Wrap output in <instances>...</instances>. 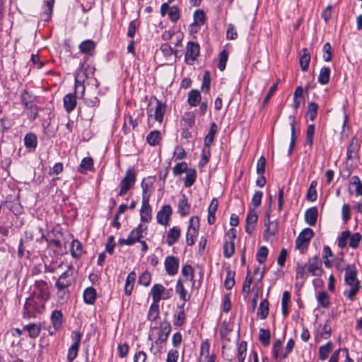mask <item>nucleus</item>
Segmentation results:
<instances>
[{
    "label": "nucleus",
    "instance_id": "864d4df0",
    "mask_svg": "<svg viewBox=\"0 0 362 362\" xmlns=\"http://www.w3.org/2000/svg\"><path fill=\"white\" fill-rule=\"evenodd\" d=\"M268 255V249L265 246H262L257 253V260L259 264H264Z\"/></svg>",
    "mask_w": 362,
    "mask_h": 362
},
{
    "label": "nucleus",
    "instance_id": "338daca9",
    "mask_svg": "<svg viewBox=\"0 0 362 362\" xmlns=\"http://www.w3.org/2000/svg\"><path fill=\"white\" fill-rule=\"evenodd\" d=\"M266 159L264 156H261L257 163V173L259 175H264L265 172Z\"/></svg>",
    "mask_w": 362,
    "mask_h": 362
},
{
    "label": "nucleus",
    "instance_id": "6ab92c4d",
    "mask_svg": "<svg viewBox=\"0 0 362 362\" xmlns=\"http://www.w3.org/2000/svg\"><path fill=\"white\" fill-rule=\"evenodd\" d=\"M359 150V144L356 137L351 139L350 144L347 148L346 159L351 160L357 156Z\"/></svg>",
    "mask_w": 362,
    "mask_h": 362
},
{
    "label": "nucleus",
    "instance_id": "de8ad7c7",
    "mask_svg": "<svg viewBox=\"0 0 362 362\" xmlns=\"http://www.w3.org/2000/svg\"><path fill=\"white\" fill-rule=\"evenodd\" d=\"M315 127L314 124H310L308 126L306 130L305 144L310 147L312 146L313 143V137L315 135Z\"/></svg>",
    "mask_w": 362,
    "mask_h": 362
},
{
    "label": "nucleus",
    "instance_id": "13d9d810",
    "mask_svg": "<svg viewBox=\"0 0 362 362\" xmlns=\"http://www.w3.org/2000/svg\"><path fill=\"white\" fill-rule=\"evenodd\" d=\"M211 84V76L209 71H205L202 78V88L204 90L206 93H208L210 89Z\"/></svg>",
    "mask_w": 362,
    "mask_h": 362
},
{
    "label": "nucleus",
    "instance_id": "a878e982",
    "mask_svg": "<svg viewBox=\"0 0 362 362\" xmlns=\"http://www.w3.org/2000/svg\"><path fill=\"white\" fill-rule=\"evenodd\" d=\"M83 300L87 304L92 305L95 303L97 293L93 287H88L83 291Z\"/></svg>",
    "mask_w": 362,
    "mask_h": 362
},
{
    "label": "nucleus",
    "instance_id": "1a4fd4ad",
    "mask_svg": "<svg viewBox=\"0 0 362 362\" xmlns=\"http://www.w3.org/2000/svg\"><path fill=\"white\" fill-rule=\"evenodd\" d=\"M357 270L354 264H349L345 269V283L349 286H359L357 279Z\"/></svg>",
    "mask_w": 362,
    "mask_h": 362
},
{
    "label": "nucleus",
    "instance_id": "f257e3e1",
    "mask_svg": "<svg viewBox=\"0 0 362 362\" xmlns=\"http://www.w3.org/2000/svg\"><path fill=\"white\" fill-rule=\"evenodd\" d=\"M20 99L24 110H27L28 118L35 120L38 115V107L36 104V97L25 89L21 93Z\"/></svg>",
    "mask_w": 362,
    "mask_h": 362
},
{
    "label": "nucleus",
    "instance_id": "6e6d98bb",
    "mask_svg": "<svg viewBox=\"0 0 362 362\" xmlns=\"http://www.w3.org/2000/svg\"><path fill=\"white\" fill-rule=\"evenodd\" d=\"M151 281V274L149 272H144L139 277V284L144 286H148Z\"/></svg>",
    "mask_w": 362,
    "mask_h": 362
},
{
    "label": "nucleus",
    "instance_id": "aec40b11",
    "mask_svg": "<svg viewBox=\"0 0 362 362\" xmlns=\"http://www.w3.org/2000/svg\"><path fill=\"white\" fill-rule=\"evenodd\" d=\"M95 42L92 40H86L78 46L80 52L85 54L92 55L95 49Z\"/></svg>",
    "mask_w": 362,
    "mask_h": 362
},
{
    "label": "nucleus",
    "instance_id": "2eb2a0df",
    "mask_svg": "<svg viewBox=\"0 0 362 362\" xmlns=\"http://www.w3.org/2000/svg\"><path fill=\"white\" fill-rule=\"evenodd\" d=\"M179 261L174 256H168L165 259V268L170 276H174L177 273Z\"/></svg>",
    "mask_w": 362,
    "mask_h": 362
},
{
    "label": "nucleus",
    "instance_id": "f3484780",
    "mask_svg": "<svg viewBox=\"0 0 362 362\" xmlns=\"http://www.w3.org/2000/svg\"><path fill=\"white\" fill-rule=\"evenodd\" d=\"M317 216L318 211L317 207H310L307 209L305 213V221L308 225L313 226L316 224Z\"/></svg>",
    "mask_w": 362,
    "mask_h": 362
},
{
    "label": "nucleus",
    "instance_id": "5701e85b",
    "mask_svg": "<svg viewBox=\"0 0 362 362\" xmlns=\"http://www.w3.org/2000/svg\"><path fill=\"white\" fill-rule=\"evenodd\" d=\"M180 237V230L177 227L170 228L167 234L166 243L169 246H173Z\"/></svg>",
    "mask_w": 362,
    "mask_h": 362
},
{
    "label": "nucleus",
    "instance_id": "79ce46f5",
    "mask_svg": "<svg viewBox=\"0 0 362 362\" xmlns=\"http://www.w3.org/2000/svg\"><path fill=\"white\" fill-rule=\"evenodd\" d=\"M318 107V105L315 102H310L308 103L307 117H308L311 121H313L316 118Z\"/></svg>",
    "mask_w": 362,
    "mask_h": 362
},
{
    "label": "nucleus",
    "instance_id": "4468645a",
    "mask_svg": "<svg viewBox=\"0 0 362 362\" xmlns=\"http://www.w3.org/2000/svg\"><path fill=\"white\" fill-rule=\"evenodd\" d=\"M172 213L173 211L171 206L170 205H164L157 213V222L160 225L167 226L169 223Z\"/></svg>",
    "mask_w": 362,
    "mask_h": 362
},
{
    "label": "nucleus",
    "instance_id": "7c9ffc66",
    "mask_svg": "<svg viewBox=\"0 0 362 362\" xmlns=\"http://www.w3.org/2000/svg\"><path fill=\"white\" fill-rule=\"evenodd\" d=\"M331 71L328 67H322L320 69V74L318 76V82L321 85H326L329 81Z\"/></svg>",
    "mask_w": 362,
    "mask_h": 362
},
{
    "label": "nucleus",
    "instance_id": "58836bf2",
    "mask_svg": "<svg viewBox=\"0 0 362 362\" xmlns=\"http://www.w3.org/2000/svg\"><path fill=\"white\" fill-rule=\"evenodd\" d=\"M199 226V220L198 216H193L190 218V226L187 230L188 235L197 236V230Z\"/></svg>",
    "mask_w": 362,
    "mask_h": 362
},
{
    "label": "nucleus",
    "instance_id": "052dcab7",
    "mask_svg": "<svg viewBox=\"0 0 362 362\" xmlns=\"http://www.w3.org/2000/svg\"><path fill=\"white\" fill-rule=\"evenodd\" d=\"M246 351H247V343L245 341H242L238 345V359L239 362H244V360L246 356Z\"/></svg>",
    "mask_w": 362,
    "mask_h": 362
},
{
    "label": "nucleus",
    "instance_id": "680f3d73",
    "mask_svg": "<svg viewBox=\"0 0 362 362\" xmlns=\"http://www.w3.org/2000/svg\"><path fill=\"white\" fill-rule=\"evenodd\" d=\"M349 240V246L352 248H356L358 246L359 243L361 240V235L358 233H355L352 235L350 234Z\"/></svg>",
    "mask_w": 362,
    "mask_h": 362
},
{
    "label": "nucleus",
    "instance_id": "09e8293b",
    "mask_svg": "<svg viewBox=\"0 0 362 362\" xmlns=\"http://www.w3.org/2000/svg\"><path fill=\"white\" fill-rule=\"evenodd\" d=\"M228 58V52L226 49L221 51L219 54L218 67L223 71L226 69V65Z\"/></svg>",
    "mask_w": 362,
    "mask_h": 362
},
{
    "label": "nucleus",
    "instance_id": "ddd939ff",
    "mask_svg": "<svg viewBox=\"0 0 362 362\" xmlns=\"http://www.w3.org/2000/svg\"><path fill=\"white\" fill-rule=\"evenodd\" d=\"M258 216L254 209H250L246 217L245 231L249 235H252L255 230Z\"/></svg>",
    "mask_w": 362,
    "mask_h": 362
},
{
    "label": "nucleus",
    "instance_id": "2f4dec72",
    "mask_svg": "<svg viewBox=\"0 0 362 362\" xmlns=\"http://www.w3.org/2000/svg\"><path fill=\"white\" fill-rule=\"evenodd\" d=\"M271 334L269 329L261 328L259 329V341L264 346H268L270 344Z\"/></svg>",
    "mask_w": 362,
    "mask_h": 362
},
{
    "label": "nucleus",
    "instance_id": "bf43d9fd",
    "mask_svg": "<svg viewBox=\"0 0 362 362\" xmlns=\"http://www.w3.org/2000/svg\"><path fill=\"white\" fill-rule=\"evenodd\" d=\"M305 268H306V266L305 265H303L300 263H297V266H296V278L297 279H301L303 281H305L307 278V276H306V274H305Z\"/></svg>",
    "mask_w": 362,
    "mask_h": 362
},
{
    "label": "nucleus",
    "instance_id": "c85d7f7f",
    "mask_svg": "<svg viewBox=\"0 0 362 362\" xmlns=\"http://www.w3.org/2000/svg\"><path fill=\"white\" fill-rule=\"evenodd\" d=\"M201 100V94L197 90H192L188 93V103L192 107L197 106Z\"/></svg>",
    "mask_w": 362,
    "mask_h": 362
},
{
    "label": "nucleus",
    "instance_id": "774afa93",
    "mask_svg": "<svg viewBox=\"0 0 362 362\" xmlns=\"http://www.w3.org/2000/svg\"><path fill=\"white\" fill-rule=\"evenodd\" d=\"M86 104L89 107H95L99 105L100 100L97 96L86 95L83 98Z\"/></svg>",
    "mask_w": 362,
    "mask_h": 362
},
{
    "label": "nucleus",
    "instance_id": "412c9836",
    "mask_svg": "<svg viewBox=\"0 0 362 362\" xmlns=\"http://www.w3.org/2000/svg\"><path fill=\"white\" fill-rule=\"evenodd\" d=\"M64 107L66 111L69 113L72 112L76 106V98L74 94L69 93L64 97Z\"/></svg>",
    "mask_w": 362,
    "mask_h": 362
},
{
    "label": "nucleus",
    "instance_id": "c03bdc74",
    "mask_svg": "<svg viewBox=\"0 0 362 362\" xmlns=\"http://www.w3.org/2000/svg\"><path fill=\"white\" fill-rule=\"evenodd\" d=\"M235 252V243L233 240L226 241L223 245V255L226 258H230Z\"/></svg>",
    "mask_w": 362,
    "mask_h": 362
},
{
    "label": "nucleus",
    "instance_id": "e2e57ef3",
    "mask_svg": "<svg viewBox=\"0 0 362 362\" xmlns=\"http://www.w3.org/2000/svg\"><path fill=\"white\" fill-rule=\"evenodd\" d=\"M332 59V47L329 42H326L323 46V59L330 62Z\"/></svg>",
    "mask_w": 362,
    "mask_h": 362
},
{
    "label": "nucleus",
    "instance_id": "e433bc0d",
    "mask_svg": "<svg viewBox=\"0 0 362 362\" xmlns=\"http://www.w3.org/2000/svg\"><path fill=\"white\" fill-rule=\"evenodd\" d=\"M175 291L179 294L180 298L184 301H187L189 299V296H187V292L185 289L183 283L181 279L177 281Z\"/></svg>",
    "mask_w": 362,
    "mask_h": 362
},
{
    "label": "nucleus",
    "instance_id": "c756f323",
    "mask_svg": "<svg viewBox=\"0 0 362 362\" xmlns=\"http://www.w3.org/2000/svg\"><path fill=\"white\" fill-rule=\"evenodd\" d=\"M24 329L28 331L31 338H36L40 334L41 327L40 324L30 323L25 326Z\"/></svg>",
    "mask_w": 362,
    "mask_h": 362
},
{
    "label": "nucleus",
    "instance_id": "603ef678",
    "mask_svg": "<svg viewBox=\"0 0 362 362\" xmlns=\"http://www.w3.org/2000/svg\"><path fill=\"white\" fill-rule=\"evenodd\" d=\"M169 19L173 22H177L180 17V9L177 6H173L170 8L168 11Z\"/></svg>",
    "mask_w": 362,
    "mask_h": 362
},
{
    "label": "nucleus",
    "instance_id": "69168bd1",
    "mask_svg": "<svg viewBox=\"0 0 362 362\" xmlns=\"http://www.w3.org/2000/svg\"><path fill=\"white\" fill-rule=\"evenodd\" d=\"M93 166V160L90 157H86L82 159L80 168L86 170H91Z\"/></svg>",
    "mask_w": 362,
    "mask_h": 362
},
{
    "label": "nucleus",
    "instance_id": "473e14b6",
    "mask_svg": "<svg viewBox=\"0 0 362 362\" xmlns=\"http://www.w3.org/2000/svg\"><path fill=\"white\" fill-rule=\"evenodd\" d=\"M182 274L186 279L192 282V286L194 285V269L189 264H185L182 269Z\"/></svg>",
    "mask_w": 362,
    "mask_h": 362
},
{
    "label": "nucleus",
    "instance_id": "49530a36",
    "mask_svg": "<svg viewBox=\"0 0 362 362\" xmlns=\"http://www.w3.org/2000/svg\"><path fill=\"white\" fill-rule=\"evenodd\" d=\"M24 143L27 148H35L37 143L36 136L32 133L27 134L24 138Z\"/></svg>",
    "mask_w": 362,
    "mask_h": 362
},
{
    "label": "nucleus",
    "instance_id": "72a5a7b5",
    "mask_svg": "<svg viewBox=\"0 0 362 362\" xmlns=\"http://www.w3.org/2000/svg\"><path fill=\"white\" fill-rule=\"evenodd\" d=\"M317 182L316 180L311 182L310 187L307 191L306 199L308 201L314 202L317 199V194L316 190Z\"/></svg>",
    "mask_w": 362,
    "mask_h": 362
},
{
    "label": "nucleus",
    "instance_id": "f8f14e48",
    "mask_svg": "<svg viewBox=\"0 0 362 362\" xmlns=\"http://www.w3.org/2000/svg\"><path fill=\"white\" fill-rule=\"evenodd\" d=\"M321 261L317 256L309 259L308 263L305 264L308 272L312 274L313 276H320L322 273Z\"/></svg>",
    "mask_w": 362,
    "mask_h": 362
},
{
    "label": "nucleus",
    "instance_id": "a211bd4d",
    "mask_svg": "<svg viewBox=\"0 0 362 362\" xmlns=\"http://www.w3.org/2000/svg\"><path fill=\"white\" fill-rule=\"evenodd\" d=\"M51 322L55 330H59L62 327L63 314L59 310H54L50 316Z\"/></svg>",
    "mask_w": 362,
    "mask_h": 362
},
{
    "label": "nucleus",
    "instance_id": "f03ea898",
    "mask_svg": "<svg viewBox=\"0 0 362 362\" xmlns=\"http://www.w3.org/2000/svg\"><path fill=\"white\" fill-rule=\"evenodd\" d=\"M45 303L30 296L25 300L23 306V317H36L45 310Z\"/></svg>",
    "mask_w": 362,
    "mask_h": 362
},
{
    "label": "nucleus",
    "instance_id": "c9c22d12",
    "mask_svg": "<svg viewBox=\"0 0 362 362\" xmlns=\"http://www.w3.org/2000/svg\"><path fill=\"white\" fill-rule=\"evenodd\" d=\"M146 141L151 146H154L158 145L160 141V132L157 130L151 132L146 137Z\"/></svg>",
    "mask_w": 362,
    "mask_h": 362
},
{
    "label": "nucleus",
    "instance_id": "ea45409f",
    "mask_svg": "<svg viewBox=\"0 0 362 362\" xmlns=\"http://www.w3.org/2000/svg\"><path fill=\"white\" fill-rule=\"evenodd\" d=\"M332 350V342L329 341L326 344L321 346L319 349V358L325 361L329 356Z\"/></svg>",
    "mask_w": 362,
    "mask_h": 362
},
{
    "label": "nucleus",
    "instance_id": "5fc2aeb1",
    "mask_svg": "<svg viewBox=\"0 0 362 362\" xmlns=\"http://www.w3.org/2000/svg\"><path fill=\"white\" fill-rule=\"evenodd\" d=\"M234 276L235 273L228 269L227 272V276L224 281V286L227 290H230L235 285Z\"/></svg>",
    "mask_w": 362,
    "mask_h": 362
},
{
    "label": "nucleus",
    "instance_id": "f704fd0d",
    "mask_svg": "<svg viewBox=\"0 0 362 362\" xmlns=\"http://www.w3.org/2000/svg\"><path fill=\"white\" fill-rule=\"evenodd\" d=\"M269 314V302L267 299L262 300L258 308L257 315L262 319L267 318Z\"/></svg>",
    "mask_w": 362,
    "mask_h": 362
},
{
    "label": "nucleus",
    "instance_id": "dca6fc26",
    "mask_svg": "<svg viewBox=\"0 0 362 362\" xmlns=\"http://www.w3.org/2000/svg\"><path fill=\"white\" fill-rule=\"evenodd\" d=\"M151 212L152 210L149 204V200H146V199L144 198V200H142V206L140 210L141 221L144 223L151 221L152 218Z\"/></svg>",
    "mask_w": 362,
    "mask_h": 362
},
{
    "label": "nucleus",
    "instance_id": "3c124183",
    "mask_svg": "<svg viewBox=\"0 0 362 362\" xmlns=\"http://www.w3.org/2000/svg\"><path fill=\"white\" fill-rule=\"evenodd\" d=\"M188 170L187 164L186 162H181L177 163L173 168V173L175 176H179L182 173H185Z\"/></svg>",
    "mask_w": 362,
    "mask_h": 362
},
{
    "label": "nucleus",
    "instance_id": "9d476101",
    "mask_svg": "<svg viewBox=\"0 0 362 362\" xmlns=\"http://www.w3.org/2000/svg\"><path fill=\"white\" fill-rule=\"evenodd\" d=\"M151 295L153 298V303H159L160 300L167 299L168 298V293L165 287L160 284H156L151 289Z\"/></svg>",
    "mask_w": 362,
    "mask_h": 362
},
{
    "label": "nucleus",
    "instance_id": "0e129e2a",
    "mask_svg": "<svg viewBox=\"0 0 362 362\" xmlns=\"http://www.w3.org/2000/svg\"><path fill=\"white\" fill-rule=\"evenodd\" d=\"M200 355L204 357L205 359L211 356L210 354V344L207 341L202 343L200 347Z\"/></svg>",
    "mask_w": 362,
    "mask_h": 362
},
{
    "label": "nucleus",
    "instance_id": "4be33fe9",
    "mask_svg": "<svg viewBox=\"0 0 362 362\" xmlns=\"http://www.w3.org/2000/svg\"><path fill=\"white\" fill-rule=\"evenodd\" d=\"M310 61V55L306 48H303L300 52L299 64L301 69L303 71L308 70Z\"/></svg>",
    "mask_w": 362,
    "mask_h": 362
},
{
    "label": "nucleus",
    "instance_id": "bb28decb",
    "mask_svg": "<svg viewBox=\"0 0 362 362\" xmlns=\"http://www.w3.org/2000/svg\"><path fill=\"white\" fill-rule=\"evenodd\" d=\"M186 175L185 177V187H190L194 185L197 178V172L194 168H188L185 172Z\"/></svg>",
    "mask_w": 362,
    "mask_h": 362
},
{
    "label": "nucleus",
    "instance_id": "37998d69",
    "mask_svg": "<svg viewBox=\"0 0 362 362\" xmlns=\"http://www.w3.org/2000/svg\"><path fill=\"white\" fill-rule=\"evenodd\" d=\"M159 316V306L158 303H153L149 308L148 313V320L155 321Z\"/></svg>",
    "mask_w": 362,
    "mask_h": 362
},
{
    "label": "nucleus",
    "instance_id": "9b49d317",
    "mask_svg": "<svg viewBox=\"0 0 362 362\" xmlns=\"http://www.w3.org/2000/svg\"><path fill=\"white\" fill-rule=\"evenodd\" d=\"M314 235V232L311 228H307L303 230L296 239V247L299 249L304 245H308Z\"/></svg>",
    "mask_w": 362,
    "mask_h": 362
},
{
    "label": "nucleus",
    "instance_id": "4c0bfd02",
    "mask_svg": "<svg viewBox=\"0 0 362 362\" xmlns=\"http://www.w3.org/2000/svg\"><path fill=\"white\" fill-rule=\"evenodd\" d=\"M70 252L72 257L75 258L80 257L82 254L81 243L77 240H74L71 245Z\"/></svg>",
    "mask_w": 362,
    "mask_h": 362
},
{
    "label": "nucleus",
    "instance_id": "4d7b16f0",
    "mask_svg": "<svg viewBox=\"0 0 362 362\" xmlns=\"http://www.w3.org/2000/svg\"><path fill=\"white\" fill-rule=\"evenodd\" d=\"M350 237V231H342L340 236L338 238V246L340 248H344L347 245V240Z\"/></svg>",
    "mask_w": 362,
    "mask_h": 362
},
{
    "label": "nucleus",
    "instance_id": "0eeeda50",
    "mask_svg": "<svg viewBox=\"0 0 362 362\" xmlns=\"http://www.w3.org/2000/svg\"><path fill=\"white\" fill-rule=\"evenodd\" d=\"M71 285V279L68 272L62 273L55 283V286L58 290V293H63L64 296H68L67 288Z\"/></svg>",
    "mask_w": 362,
    "mask_h": 362
},
{
    "label": "nucleus",
    "instance_id": "20e7f679",
    "mask_svg": "<svg viewBox=\"0 0 362 362\" xmlns=\"http://www.w3.org/2000/svg\"><path fill=\"white\" fill-rule=\"evenodd\" d=\"M136 182V173L134 168H129L120 182L119 196H124L134 186Z\"/></svg>",
    "mask_w": 362,
    "mask_h": 362
},
{
    "label": "nucleus",
    "instance_id": "cd10ccee",
    "mask_svg": "<svg viewBox=\"0 0 362 362\" xmlns=\"http://www.w3.org/2000/svg\"><path fill=\"white\" fill-rule=\"evenodd\" d=\"M142 232L143 226L141 223L136 228L131 231L127 238L132 242V245H134L136 242L140 241L142 237Z\"/></svg>",
    "mask_w": 362,
    "mask_h": 362
},
{
    "label": "nucleus",
    "instance_id": "7ed1b4c3",
    "mask_svg": "<svg viewBox=\"0 0 362 362\" xmlns=\"http://www.w3.org/2000/svg\"><path fill=\"white\" fill-rule=\"evenodd\" d=\"M30 296L46 303L49 297L47 283L44 280L35 281Z\"/></svg>",
    "mask_w": 362,
    "mask_h": 362
},
{
    "label": "nucleus",
    "instance_id": "b1692460",
    "mask_svg": "<svg viewBox=\"0 0 362 362\" xmlns=\"http://www.w3.org/2000/svg\"><path fill=\"white\" fill-rule=\"evenodd\" d=\"M156 100V106L154 112V119L158 122H162L163 120V117L166 111V105L165 104L161 103L158 99Z\"/></svg>",
    "mask_w": 362,
    "mask_h": 362
},
{
    "label": "nucleus",
    "instance_id": "a18cd8bd",
    "mask_svg": "<svg viewBox=\"0 0 362 362\" xmlns=\"http://www.w3.org/2000/svg\"><path fill=\"white\" fill-rule=\"evenodd\" d=\"M205 13L202 10H197L194 13V25L202 26L205 23Z\"/></svg>",
    "mask_w": 362,
    "mask_h": 362
},
{
    "label": "nucleus",
    "instance_id": "a19ab883",
    "mask_svg": "<svg viewBox=\"0 0 362 362\" xmlns=\"http://www.w3.org/2000/svg\"><path fill=\"white\" fill-rule=\"evenodd\" d=\"M318 303L325 308H327L330 305L329 295L325 292H320L317 296Z\"/></svg>",
    "mask_w": 362,
    "mask_h": 362
},
{
    "label": "nucleus",
    "instance_id": "39448f33",
    "mask_svg": "<svg viewBox=\"0 0 362 362\" xmlns=\"http://www.w3.org/2000/svg\"><path fill=\"white\" fill-rule=\"evenodd\" d=\"M200 47L197 42H188L186 47V53L185 54V62L189 64H192L199 55Z\"/></svg>",
    "mask_w": 362,
    "mask_h": 362
},
{
    "label": "nucleus",
    "instance_id": "423d86ee",
    "mask_svg": "<svg viewBox=\"0 0 362 362\" xmlns=\"http://www.w3.org/2000/svg\"><path fill=\"white\" fill-rule=\"evenodd\" d=\"M270 213L267 211L266 218L264 220V225L266 229L264 232V238L266 240H269L272 236H274L278 233L279 231V223L277 221L269 220Z\"/></svg>",
    "mask_w": 362,
    "mask_h": 362
},
{
    "label": "nucleus",
    "instance_id": "8fccbe9b",
    "mask_svg": "<svg viewBox=\"0 0 362 362\" xmlns=\"http://www.w3.org/2000/svg\"><path fill=\"white\" fill-rule=\"evenodd\" d=\"M291 118V142L289 145L288 148V154L291 155L292 153L293 149L295 146V125L296 123L295 117H290Z\"/></svg>",
    "mask_w": 362,
    "mask_h": 362
},
{
    "label": "nucleus",
    "instance_id": "6e6552de",
    "mask_svg": "<svg viewBox=\"0 0 362 362\" xmlns=\"http://www.w3.org/2000/svg\"><path fill=\"white\" fill-rule=\"evenodd\" d=\"M154 330L156 331L157 339L155 341V344L164 343L167 341L169 334L171 330L170 325L167 321H163L160 324L158 327H155Z\"/></svg>",
    "mask_w": 362,
    "mask_h": 362
},
{
    "label": "nucleus",
    "instance_id": "393cba45",
    "mask_svg": "<svg viewBox=\"0 0 362 362\" xmlns=\"http://www.w3.org/2000/svg\"><path fill=\"white\" fill-rule=\"evenodd\" d=\"M189 210L190 205L186 196L183 194L178 202V212L182 216H186L189 214Z\"/></svg>",
    "mask_w": 362,
    "mask_h": 362
}]
</instances>
